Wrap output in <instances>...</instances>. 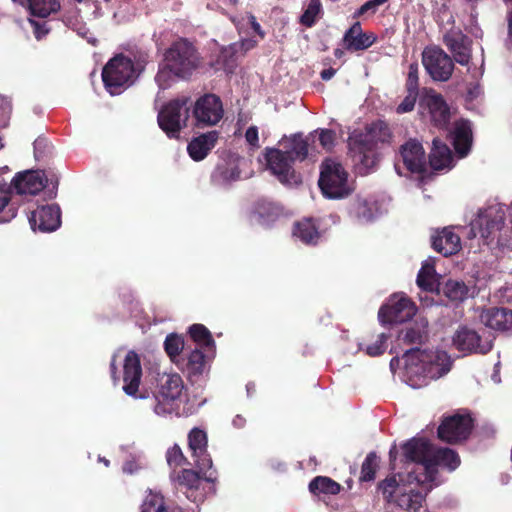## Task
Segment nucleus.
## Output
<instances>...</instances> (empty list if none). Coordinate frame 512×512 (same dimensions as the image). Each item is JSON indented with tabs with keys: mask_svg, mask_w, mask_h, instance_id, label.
<instances>
[{
	"mask_svg": "<svg viewBox=\"0 0 512 512\" xmlns=\"http://www.w3.org/2000/svg\"><path fill=\"white\" fill-rule=\"evenodd\" d=\"M435 267L433 263L425 262L417 275V285L425 291L439 290V283L434 279Z\"/></svg>",
	"mask_w": 512,
	"mask_h": 512,
	"instance_id": "a19ab883",
	"label": "nucleus"
},
{
	"mask_svg": "<svg viewBox=\"0 0 512 512\" xmlns=\"http://www.w3.org/2000/svg\"><path fill=\"white\" fill-rule=\"evenodd\" d=\"M219 138L218 131H209L194 137L187 145V152L194 161H201L207 157L215 147Z\"/></svg>",
	"mask_w": 512,
	"mask_h": 512,
	"instance_id": "cd10ccee",
	"label": "nucleus"
},
{
	"mask_svg": "<svg viewBox=\"0 0 512 512\" xmlns=\"http://www.w3.org/2000/svg\"><path fill=\"white\" fill-rule=\"evenodd\" d=\"M469 38L460 29H451L443 37V42L453 54L454 59L461 65H467L470 61Z\"/></svg>",
	"mask_w": 512,
	"mask_h": 512,
	"instance_id": "b1692460",
	"label": "nucleus"
},
{
	"mask_svg": "<svg viewBox=\"0 0 512 512\" xmlns=\"http://www.w3.org/2000/svg\"><path fill=\"white\" fill-rule=\"evenodd\" d=\"M201 473L196 472L192 469H183L177 476V483L181 489H186V497L190 500L195 501L197 497V491L201 484Z\"/></svg>",
	"mask_w": 512,
	"mask_h": 512,
	"instance_id": "f704fd0d",
	"label": "nucleus"
},
{
	"mask_svg": "<svg viewBox=\"0 0 512 512\" xmlns=\"http://www.w3.org/2000/svg\"><path fill=\"white\" fill-rule=\"evenodd\" d=\"M142 512H184L175 505H167L161 494H150L142 504Z\"/></svg>",
	"mask_w": 512,
	"mask_h": 512,
	"instance_id": "58836bf2",
	"label": "nucleus"
},
{
	"mask_svg": "<svg viewBox=\"0 0 512 512\" xmlns=\"http://www.w3.org/2000/svg\"><path fill=\"white\" fill-rule=\"evenodd\" d=\"M135 76L134 62L124 54L111 58L102 70V81L111 95H119L132 82Z\"/></svg>",
	"mask_w": 512,
	"mask_h": 512,
	"instance_id": "39448f33",
	"label": "nucleus"
},
{
	"mask_svg": "<svg viewBox=\"0 0 512 512\" xmlns=\"http://www.w3.org/2000/svg\"><path fill=\"white\" fill-rule=\"evenodd\" d=\"M416 311L417 308L411 299L394 295L387 304L380 307L378 319L383 325L403 323L410 320Z\"/></svg>",
	"mask_w": 512,
	"mask_h": 512,
	"instance_id": "f8f14e48",
	"label": "nucleus"
},
{
	"mask_svg": "<svg viewBox=\"0 0 512 512\" xmlns=\"http://www.w3.org/2000/svg\"><path fill=\"white\" fill-rule=\"evenodd\" d=\"M245 423H246V419L241 415H236L232 420L233 426L238 429L243 428Z\"/></svg>",
	"mask_w": 512,
	"mask_h": 512,
	"instance_id": "0e129e2a",
	"label": "nucleus"
},
{
	"mask_svg": "<svg viewBox=\"0 0 512 512\" xmlns=\"http://www.w3.org/2000/svg\"><path fill=\"white\" fill-rule=\"evenodd\" d=\"M31 228L41 232H53L61 225V210L58 205L38 207L29 216Z\"/></svg>",
	"mask_w": 512,
	"mask_h": 512,
	"instance_id": "a211bd4d",
	"label": "nucleus"
},
{
	"mask_svg": "<svg viewBox=\"0 0 512 512\" xmlns=\"http://www.w3.org/2000/svg\"><path fill=\"white\" fill-rule=\"evenodd\" d=\"M379 468V458L376 452H369L361 466L359 477L360 482H370L375 479L376 472Z\"/></svg>",
	"mask_w": 512,
	"mask_h": 512,
	"instance_id": "49530a36",
	"label": "nucleus"
},
{
	"mask_svg": "<svg viewBox=\"0 0 512 512\" xmlns=\"http://www.w3.org/2000/svg\"><path fill=\"white\" fill-rule=\"evenodd\" d=\"M428 337L426 325L415 322L405 327L399 332L398 340L405 345H416V347L425 343Z\"/></svg>",
	"mask_w": 512,
	"mask_h": 512,
	"instance_id": "72a5a7b5",
	"label": "nucleus"
},
{
	"mask_svg": "<svg viewBox=\"0 0 512 512\" xmlns=\"http://www.w3.org/2000/svg\"><path fill=\"white\" fill-rule=\"evenodd\" d=\"M250 24H251V27L252 29L261 37L263 38L264 37V32L262 31L261 29V26L260 24L257 22L255 16L251 15L250 16Z\"/></svg>",
	"mask_w": 512,
	"mask_h": 512,
	"instance_id": "e2e57ef3",
	"label": "nucleus"
},
{
	"mask_svg": "<svg viewBox=\"0 0 512 512\" xmlns=\"http://www.w3.org/2000/svg\"><path fill=\"white\" fill-rule=\"evenodd\" d=\"M335 73L336 70L334 68H328L324 69L320 75L323 80L328 81L335 75Z\"/></svg>",
	"mask_w": 512,
	"mask_h": 512,
	"instance_id": "69168bd1",
	"label": "nucleus"
},
{
	"mask_svg": "<svg viewBox=\"0 0 512 512\" xmlns=\"http://www.w3.org/2000/svg\"><path fill=\"white\" fill-rule=\"evenodd\" d=\"M379 490H381L384 498L388 501H395L396 493L400 491V486L395 478V476L388 477L381 481L378 485Z\"/></svg>",
	"mask_w": 512,
	"mask_h": 512,
	"instance_id": "8fccbe9b",
	"label": "nucleus"
},
{
	"mask_svg": "<svg viewBox=\"0 0 512 512\" xmlns=\"http://www.w3.org/2000/svg\"><path fill=\"white\" fill-rule=\"evenodd\" d=\"M47 178L42 170H26L18 173L12 186L18 194L36 195L46 187Z\"/></svg>",
	"mask_w": 512,
	"mask_h": 512,
	"instance_id": "aec40b11",
	"label": "nucleus"
},
{
	"mask_svg": "<svg viewBox=\"0 0 512 512\" xmlns=\"http://www.w3.org/2000/svg\"><path fill=\"white\" fill-rule=\"evenodd\" d=\"M422 103L428 109L431 124L439 130H447L451 113L444 97L435 90L430 89L423 97Z\"/></svg>",
	"mask_w": 512,
	"mask_h": 512,
	"instance_id": "4468645a",
	"label": "nucleus"
},
{
	"mask_svg": "<svg viewBox=\"0 0 512 512\" xmlns=\"http://www.w3.org/2000/svg\"><path fill=\"white\" fill-rule=\"evenodd\" d=\"M389 0H369L365 2L363 5H361L353 14V18L357 19L361 16L365 15L368 12H371L372 14L376 13L377 9L388 2Z\"/></svg>",
	"mask_w": 512,
	"mask_h": 512,
	"instance_id": "5fc2aeb1",
	"label": "nucleus"
},
{
	"mask_svg": "<svg viewBox=\"0 0 512 512\" xmlns=\"http://www.w3.org/2000/svg\"><path fill=\"white\" fill-rule=\"evenodd\" d=\"M188 102L186 97L171 100L158 113V125L170 139H178L182 129L187 127L190 116Z\"/></svg>",
	"mask_w": 512,
	"mask_h": 512,
	"instance_id": "0eeeda50",
	"label": "nucleus"
},
{
	"mask_svg": "<svg viewBox=\"0 0 512 512\" xmlns=\"http://www.w3.org/2000/svg\"><path fill=\"white\" fill-rule=\"evenodd\" d=\"M405 369L409 373L422 374L431 379H437L448 373L450 362L445 352H432L413 347L402 356Z\"/></svg>",
	"mask_w": 512,
	"mask_h": 512,
	"instance_id": "7ed1b4c3",
	"label": "nucleus"
},
{
	"mask_svg": "<svg viewBox=\"0 0 512 512\" xmlns=\"http://www.w3.org/2000/svg\"><path fill=\"white\" fill-rule=\"evenodd\" d=\"M223 176H224L225 179H233V180H235V179H237L239 177V172L234 170V169H232L230 171L227 169L223 173Z\"/></svg>",
	"mask_w": 512,
	"mask_h": 512,
	"instance_id": "338daca9",
	"label": "nucleus"
},
{
	"mask_svg": "<svg viewBox=\"0 0 512 512\" xmlns=\"http://www.w3.org/2000/svg\"><path fill=\"white\" fill-rule=\"evenodd\" d=\"M17 214V207L11 203V190L0 186V223L12 220Z\"/></svg>",
	"mask_w": 512,
	"mask_h": 512,
	"instance_id": "37998d69",
	"label": "nucleus"
},
{
	"mask_svg": "<svg viewBox=\"0 0 512 512\" xmlns=\"http://www.w3.org/2000/svg\"><path fill=\"white\" fill-rule=\"evenodd\" d=\"M388 338L389 336L386 333H381L380 335H378V339L376 340V342L366 347V354H368L371 357L382 355L386 350V342Z\"/></svg>",
	"mask_w": 512,
	"mask_h": 512,
	"instance_id": "864d4df0",
	"label": "nucleus"
},
{
	"mask_svg": "<svg viewBox=\"0 0 512 512\" xmlns=\"http://www.w3.org/2000/svg\"><path fill=\"white\" fill-rule=\"evenodd\" d=\"M237 53L236 45L232 44L227 47H223L214 63H212V67L215 70H224L227 72H232L236 65L235 54Z\"/></svg>",
	"mask_w": 512,
	"mask_h": 512,
	"instance_id": "79ce46f5",
	"label": "nucleus"
},
{
	"mask_svg": "<svg viewBox=\"0 0 512 512\" xmlns=\"http://www.w3.org/2000/svg\"><path fill=\"white\" fill-rule=\"evenodd\" d=\"M34 156L37 160L45 157L51 146L45 138H37L34 143Z\"/></svg>",
	"mask_w": 512,
	"mask_h": 512,
	"instance_id": "13d9d810",
	"label": "nucleus"
},
{
	"mask_svg": "<svg viewBox=\"0 0 512 512\" xmlns=\"http://www.w3.org/2000/svg\"><path fill=\"white\" fill-rule=\"evenodd\" d=\"M293 236L300 239L304 244L315 245L320 239V232L314 219L305 218L294 224Z\"/></svg>",
	"mask_w": 512,
	"mask_h": 512,
	"instance_id": "2f4dec72",
	"label": "nucleus"
},
{
	"mask_svg": "<svg viewBox=\"0 0 512 512\" xmlns=\"http://www.w3.org/2000/svg\"><path fill=\"white\" fill-rule=\"evenodd\" d=\"M142 378V367L139 355L134 351H129L123 363V391L134 398H144L138 394Z\"/></svg>",
	"mask_w": 512,
	"mask_h": 512,
	"instance_id": "2eb2a0df",
	"label": "nucleus"
},
{
	"mask_svg": "<svg viewBox=\"0 0 512 512\" xmlns=\"http://www.w3.org/2000/svg\"><path fill=\"white\" fill-rule=\"evenodd\" d=\"M341 485L327 476H316L309 483V491L313 495H337L340 493Z\"/></svg>",
	"mask_w": 512,
	"mask_h": 512,
	"instance_id": "e433bc0d",
	"label": "nucleus"
},
{
	"mask_svg": "<svg viewBox=\"0 0 512 512\" xmlns=\"http://www.w3.org/2000/svg\"><path fill=\"white\" fill-rule=\"evenodd\" d=\"M189 448L193 453H201L207 449V435L206 432L199 429L193 428L188 434Z\"/></svg>",
	"mask_w": 512,
	"mask_h": 512,
	"instance_id": "09e8293b",
	"label": "nucleus"
},
{
	"mask_svg": "<svg viewBox=\"0 0 512 512\" xmlns=\"http://www.w3.org/2000/svg\"><path fill=\"white\" fill-rule=\"evenodd\" d=\"M29 22L33 27V32L37 40H41L49 33V29L46 27L45 23H40L35 20H29Z\"/></svg>",
	"mask_w": 512,
	"mask_h": 512,
	"instance_id": "052dcab7",
	"label": "nucleus"
},
{
	"mask_svg": "<svg viewBox=\"0 0 512 512\" xmlns=\"http://www.w3.org/2000/svg\"><path fill=\"white\" fill-rule=\"evenodd\" d=\"M166 459L168 465L174 468L182 466L187 462L181 448L178 445H174L173 447L168 449L166 453Z\"/></svg>",
	"mask_w": 512,
	"mask_h": 512,
	"instance_id": "603ef678",
	"label": "nucleus"
},
{
	"mask_svg": "<svg viewBox=\"0 0 512 512\" xmlns=\"http://www.w3.org/2000/svg\"><path fill=\"white\" fill-rule=\"evenodd\" d=\"M453 161L450 148L439 138H434L432 149L429 154V164L433 170H443L450 168Z\"/></svg>",
	"mask_w": 512,
	"mask_h": 512,
	"instance_id": "c756f323",
	"label": "nucleus"
},
{
	"mask_svg": "<svg viewBox=\"0 0 512 512\" xmlns=\"http://www.w3.org/2000/svg\"><path fill=\"white\" fill-rule=\"evenodd\" d=\"M397 450H396V446L394 445L390 451H389V460H390V465L394 466V462L396 461V458H397ZM394 469V467H392Z\"/></svg>",
	"mask_w": 512,
	"mask_h": 512,
	"instance_id": "774afa93",
	"label": "nucleus"
},
{
	"mask_svg": "<svg viewBox=\"0 0 512 512\" xmlns=\"http://www.w3.org/2000/svg\"><path fill=\"white\" fill-rule=\"evenodd\" d=\"M405 89L407 92L419 94L418 64L416 62L409 65Z\"/></svg>",
	"mask_w": 512,
	"mask_h": 512,
	"instance_id": "3c124183",
	"label": "nucleus"
},
{
	"mask_svg": "<svg viewBox=\"0 0 512 512\" xmlns=\"http://www.w3.org/2000/svg\"><path fill=\"white\" fill-rule=\"evenodd\" d=\"M443 295L454 303H462L471 295V288L462 280L448 279L442 286Z\"/></svg>",
	"mask_w": 512,
	"mask_h": 512,
	"instance_id": "473e14b6",
	"label": "nucleus"
},
{
	"mask_svg": "<svg viewBox=\"0 0 512 512\" xmlns=\"http://www.w3.org/2000/svg\"><path fill=\"white\" fill-rule=\"evenodd\" d=\"M503 224V216L489 208L481 211L471 222V234L473 237L483 238L488 244V240L502 228Z\"/></svg>",
	"mask_w": 512,
	"mask_h": 512,
	"instance_id": "f3484780",
	"label": "nucleus"
},
{
	"mask_svg": "<svg viewBox=\"0 0 512 512\" xmlns=\"http://www.w3.org/2000/svg\"><path fill=\"white\" fill-rule=\"evenodd\" d=\"M252 213L261 224H268L277 220L283 213L282 207L266 198L255 201Z\"/></svg>",
	"mask_w": 512,
	"mask_h": 512,
	"instance_id": "7c9ffc66",
	"label": "nucleus"
},
{
	"mask_svg": "<svg viewBox=\"0 0 512 512\" xmlns=\"http://www.w3.org/2000/svg\"><path fill=\"white\" fill-rule=\"evenodd\" d=\"M400 155L405 168L415 174L426 172V154L422 144L410 139L400 148Z\"/></svg>",
	"mask_w": 512,
	"mask_h": 512,
	"instance_id": "6ab92c4d",
	"label": "nucleus"
},
{
	"mask_svg": "<svg viewBox=\"0 0 512 512\" xmlns=\"http://www.w3.org/2000/svg\"><path fill=\"white\" fill-rule=\"evenodd\" d=\"M192 115L199 128L216 125L224 115L220 97L212 93L199 97L193 106Z\"/></svg>",
	"mask_w": 512,
	"mask_h": 512,
	"instance_id": "9d476101",
	"label": "nucleus"
},
{
	"mask_svg": "<svg viewBox=\"0 0 512 512\" xmlns=\"http://www.w3.org/2000/svg\"><path fill=\"white\" fill-rule=\"evenodd\" d=\"M473 427L474 420L469 414L456 413L443 417L437 429V436L448 444H458L469 438Z\"/></svg>",
	"mask_w": 512,
	"mask_h": 512,
	"instance_id": "1a4fd4ad",
	"label": "nucleus"
},
{
	"mask_svg": "<svg viewBox=\"0 0 512 512\" xmlns=\"http://www.w3.org/2000/svg\"><path fill=\"white\" fill-rule=\"evenodd\" d=\"M452 145L460 158L466 157L472 147L473 134L471 123L467 119H460L455 122L451 131Z\"/></svg>",
	"mask_w": 512,
	"mask_h": 512,
	"instance_id": "393cba45",
	"label": "nucleus"
},
{
	"mask_svg": "<svg viewBox=\"0 0 512 512\" xmlns=\"http://www.w3.org/2000/svg\"><path fill=\"white\" fill-rule=\"evenodd\" d=\"M348 172L337 160L326 158L320 164L318 186L327 199H343L352 193Z\"/></svg>",
	"mask_w": 512,
	"mask_h": 512,
	"instance_id": "20e7f679",
	"label": "nucleus"
},
{
	"mask_svg": "<svg viewBox=\"0 0 512 512\" xmlns=\"http://www.w3.org/2000/svg\"><path fill=\"white\" fill-rule=\"evenodd\" d=\"M432 248L444 257L452 256L461 250V239L451 228L445 227L432 236Z\"/></svg>",
	"mask_w": 512,
	"mask_h": 512,
	"instance_id": "bb28decb",
	"label": "nucleus"
},
{
	"mask_svg": "<svg viewBox=\"0 0 512 512\" xmlns=\"http://www.w3.org/2000/svg\"><path fill=\"white\" fill-rule=\"evenodd\" d=\"M203 58L187 38L173 41L164 53L165 68L175 77L188 80L202 66Z\"/></svg>",
	"mask_w": 512,
	"mask_h": 512,
	"instance_id": "f03ea898",
	"label": "nucleus"
},
{
	"mask_svg": "<svg viewBox=\"0 0 512 512\" xmlns=\"http://www.w3.org/2000/svg\"><path fill=\"white\" fill-rule=\"evenodd\" d=\"M176 365L187 374L191 382L195 381L201 376L206 368V356L203 351L195 347L190 351L183 353Z\"/></svg>",
	"mask_w": 512,
	"mask_h": 512,
	"instance_id": "5701e85b",
	"label": "nucleus"
},
{
	"mask_svg": "<svg viewBox=\"0 0 512 512\" xmlns=\"http://www.w3.org/2000/svg\"><path fill=\"white\" fill-rule=\"evenodd\" d=\"M31 15L46 18L61 9L59 0H27Z\"/></svg>",
	"mask_w": 512,
	"mask_h": 512,
	"instance_id": "4c0bfd02",
	"label": "nucleus"
},
{
	"mask_svg": "<svg viewBox=\"0 0 512 512\" xmlns=\"http://www.w3.org/2000/svg\"><path fill=\"white\" fill-rule=\"evenodd\" d=\"M422 63L435 81L449 80L454 70L453 60L439 47L425 48L422 53Z\"/></svg>",
	"mask_w": 512,
	"mask_h": 512,
	"instance_id": "9b49d317",
	"label": "nucleus"
},
{
	"mask_svg": "<svg viewBox=\"0 0 512 512\" xmlns=\"http://www.w3.org/2000/svg\"><path fill=\"white\" fill-rule=\"evenodd\" d=\"M322 12V3L320 0H310L307 8L300 16V23L305 27H312L317 21V17Z\"/></svg>",
	"mask_w": 512,
	"mask_h": 512,
	"instance_id": "de8ad7c7",
	"label": "nucleus"
},
{
	"mask_svg": "<svg viewBox=\"0 0 512 512\" xmlns=\"http://www.w3.org/2000/svg\"><path fill=\"white\" fill-rule=\"evenodd\" d=\"M391 139L388 125L382 121L373 123L368 130L353 132L348 139V147L354 161L361 164L365 173L374 169L379 161L378 142L385 143Z\"/></svg>",
	"mask_w": 512,
	"mask_h": 512,
	"instance_id": "f257e3e1",
	"label": "nucleus"
},
{
	"mask_svg": "<svg viewBox=\"0 0 512 512\" xmlns=\"http://www.w3.org/2000/svg\"><path fill=\"white\" fill-rule=\"evenodd\" d=\"M480 342L479 334L466 326L459 327L453 336V345L462 352L486 354L490 351L491 346L481 345Z\"/></svg>",
	"mask_w": 512,
	"mask_h": 512,
	"instance_id": "4be33fe9",
	"label": "nucleus"
},
{
	"mask_svg": "<svg viewBox=\"0 0 512 512\" xmlns=\"http://www.w3.org/2000/svg\"><path fill=\"white\" fill-rule=\"evenodd\" d=\"M164 349L170 359L176 364L178 359L186 352L184 339L175 333H171L166 336Z\"/></svg>",
	"mask_w": 512,
	"mask_h": 512,
	"instance_id": "c03bdc74",
	"label": "nucleus"
},
{
	"mask_svg": "<svg viewBox=\"0 0 512 512\" xmlns=\"http://www.w3.org/2000/svg\"><path fill=\"white\" fill-rule=\"evenodd\" d=\"M428 465L422 468V472L411 470L407 474L408 483L428 484L436 479L437 467H443L454 471L461 463L458 453L447 447L435 448L433 446Z\"/></svg>",
	"mask_w": 512,
	"mask_h": 512,
	"instance_id": "423d86ee",
	"label": "nucleus"
},
{
	"mask_svg": "<svg viewBox=\"0 0 512 512\" xmlns=\"http://www.w3.org/2000/svg\"><path fill=\"white\" fill-rule=\"evenodd\" d=\"M281 144L293 163L296 160L303 161L308 156V142L301 134H294Z\"/></svg>",
	"mask_w": 512,
	"mask_h": 512,
	"instance_id": "c9c22d12",
	"label": "nucleus"
},
{
	"mask_svg": "<svg viewBox=\"0 0 512 512\" xmlns=\"http://www.w3.org/2000/svg\"><path fill=\"white\" fill-rule=\"evenodd\" d=\"M245 139L247 143L253 148L258 149L259 145V136H258V128L257 126H250L245 132Z\"/></svg>",
	"mask_w": 512,
	"mask_h": 512,
	"instance_id": "bf43d9fd",
	"label": "nucleus"
},
{
	"mask_svg": "<svg viewBox=\"0 0 512 512\" xmlns=\"http://www.w3.org/2000/svg\"><path fill=\"white\" fill-rule=\"evenodd\" d=\"M183 388V380L179 374L163 375L159 379L158 391L154 394V412L160 416L171 414Z\"/></svg>",
	"mask_w": 512,
	"mask_h": 512,
	"instance_id": "6e6552de",
	"label": "nucleus"
},
{
	"mask_svg": "<svg viewBox=\"0 0 512 512\" xmlns=\"http://www.w3.org/2000/svg\"><path fill=\"white\" fill-rule=\"evenodd\" d=\"M481 322L490 329L506 332L512 330V310L503 307H491L482 311Z\"/></svg>",
	"mask_w": 512,
	"mask_h": 512,
	"instance_id": "a878e982",
	"label": "nucleus"
},
{
	"mask_svg": "<svg viewBox=\"0 0 512 512\" xmlns=\"http://www.w3.org/2000/svg\"><path fill=\"white\" fill-rule=\"evenodd\" d=\"M419 94L407 92V95L402 100V102L397 106L396 112L398 114L411 112L416 104L417 98Z\"/></svg>",
	"mask_w": 512,
	"mask_h": 512,
	"instance_id": "6e6d98bb",
	"label": "nucleus"
},
{
	"mask_svg": "<svg viewBox=\"0 0 512 512\" xmlns=\"http://www.w3.org/2000/svg\"><path fill=\"white\" fill-rule=\"evenodd\" d=\"M377 41L373 32H365L361 23L356 21L343 35L342 43L344 49L350 52L364 51L370 48Z\"/></svg>",
	"mask_w": 512,
	"mask_h": 512,
	"instance_id": "412c9836",
	"label": "nucleus"
},
{
	"mask_svg": "<svg viewBox=\"0 0 512 512\" xmlns=\"http://www.w3.org/2000/svg\"><path fill=\"white\" fill-rule=\"evenodd\" d=\"M192 457L194 458L195 465L199 469V473L202 474L203 479L207 482H215L217 479V471L212 467V459L208 454L207 449L201 451V453H193Z\"/></svg>",
	"mask_w": 512,
	"mask_h": 512,
	"instance_id": "ea45409f",
	"label": "nucleus"
},
{
	"mask_svg": "<svg viewBox=\"0 0 512 512\" xmlns=\"http://www.w3.org/2000/svg\"><path fill=\"white\" fill-rule=\"evenodd\" d=\"M189 335L190 338L201 347L212 348L215 346L210 331L202 324H193L190 326Z\"/></svg>",
	"mask_w": 512,
	"mask_h": 512,
	"instance_id": "a18cd8bd",
	"label": "nucleus"
},
{
	"mask_svg": "<svg viewBox=\"0 0 512 512\" xmlns=\"http://www.w3.org/2000/svg\"><path fill=\"white\" fill-rule=\"evenodd\" d=\"M319 142L325 150H331L335 142V132L330 129H322L319 134Z\"/></svg>",
	"mask_w": 512,
	"mask_h": 512,
	"instance_id": "4d7b16f0",
	"label": "nucleus"
},
{
	"mask_svg": "<svg viewBox=\"0 0 512 512\" xmlns=\"http://www.w3.org/2000/svg\"><path fill=\"white\" fill-rule=\"evenodd\" d=\"M110 373L111 377L114 381V384H118L120 381V377L116 375L117 373V367H116V355L112 357L111 363H110Z\"/></svg>",
	"mask_w": 512,
	"mask_h": 512,
	"instance_id": "680f3d73",
	"label": "nucleus"
},
{
	"mask_svg": "<svg viewBox=\"0 0 512 512\" xmlns=\"http://www.w3.org/2000/svg\"><path fill=\"white\" fill-rule=\"evenodd\" d=\"M264 158L267 168L281 183L290 184L296 182V173L293 168L294 163L284 150L266 147L264 149Z\"/></svg>",
	"mask_w": 512,
	"mask_h": 512,
	"instance_id": "ddd939ff",
	"label": "nucleus"
},
{
	"mask_svg": "<svg viewBox=\"0 0 512 512\" xmlns=\"http://www.w3.org/2000/svg\"><path fill=\"white\" fill-rule=\"evenodd\" d=\"M419 485L424 488V492L414 489L401 492L395 499L397 505L407 511L417 512L422 507L428 492L432 489V483Z\"/></svg>",
	"mask_w": 512,
	"mask_h": 512,
	"instance_id": "c85d7f7f",
	"label": "nucleus"
},
{
	"mask_svg": "<svg viewBox=\"0 0 512 512\" xmlns=\"http://www.w3.org/2000/svg\"><path fill=\"white\" fill-rule=\"evenodd\" d=\"M403 461L406 464L415 463L420 466L415 469L422 472V468L428 465V460L433 449L432 443L424 437H413L401 445Z\"/></svg>",
	"mask_w": 512,
	"mask_h": 512,
	"instance_id": "dca6fc26",
	"label": "nucleus"
}]
</instances>
